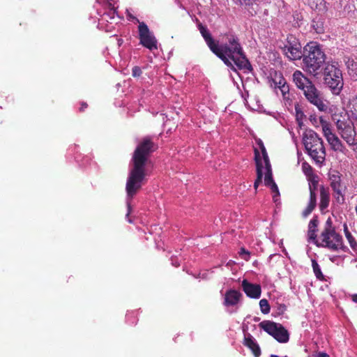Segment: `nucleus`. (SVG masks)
Listing matches in <instances>:
<instances>
[{"instance_id": "393cba45", "label": "nucleus", "mask_w": 357, "mask_h": 357, "mask_svg": "<svg viewBox=\"0 0 357 357\" xmlns=\"http://www.w3.org/2000/svg\"><path fill=\"white\" fill-rule=\"evenodd\" d=\"M320 123L323 134L326 139L331 138V136L335 135V134L332 132L331 126L326 121L320 118Z\"/></svg>"}, {"instance_id": "a19ab883", "label": "nucleus", "mask_w": 357, "mask_h": 357, "mask_svg": "<svg viewBox=\"0 0 357 357\" xmlns=\"http://www.w3.org/2000/svg\"><path fill=\"white\" fill-rule=\"evenodd\" d=\"M172 264L174 265L175 266H178L179 264H176V262H172Z\"/></svg>"}, {"instance_id": "aec40b11", "label": "nucleus", "mask_w": 357, "mask_h": 357, "mask_svg": "<svg viewBox=\"0 0 357 357\" xmlns=\"http://www.w3.org/2000/svg\"><path fill=\"white\" fill-rule=\"evenodd\" d=\"M330 197L328 190L325 189L324 186L320 188V204L319 207L321 211H324L329 204Z\"/></svg>"}, {"instance_id": "e433bc0d", "label": "nucleus", "mask_w": 357, "mask_h": 357, "mask_svg": "<svg viewBox=\"0 0 357 357\" xmlns=\"http://www.w3.org/2000/svg\"><path fill=\"white\" fill-rule=\"evenodd\" d=\"M282 84H286L284 78L280 77L278 82H275V87L278 88V86H282Z\"/></svg>"}, {"instance_id": "39448f33", "label": "nucleus", "mask_w": 357, "mask_h": 357, "mask_svg": "<svg viewBox=\"0 0 357 357\" xmlns=\"http://www.w3.org/2000/svg\"><path fill=\"white\" fill-rule=\"evenodd\" d=\"M307 54L303 56V69L310 75H318L325 63L326 55L317 43H310L305 47Z\"/></svg>"}, {"instance_id": "423d86ee", "label": "nucleus", "mask_w": 357, "mask_h": 357, "mask_svg": "<svg viewBox=\"0 0 357 357\" xmlns=\"http://www.w3.org/2000/svg\"><path fill=\"white\" fill-rule=\"evenodd\" d=\"M303 142L311 158L317 164H322L326 158V150L321 138L313 130L303 133Z\"/></svg>"}, {"instance_id": "cd10ccee", "label": "nucleus", "mask_w": 357, "mask_h": 357, "mask_svg": "<svg viewBox=\"0 0 357 357\" xmlns=\"http://www.w3.org/2000/svg\"><path fill=\"white\" fill-rule=\"evenodd\" d=\"M108 5V8L110 9V13L108 14H104L103 17L107 20V16L111 15L110 18H114L115 15L114 6L113 4L114 0H102Z\"/></svg>"}, {"instance_id": "2f4dec72", "label": "nucleus", "mask_w": 357, "mask_h": 357, "mask_svg": "<svg viewBox=\"0 0 357 357\" xmlns=\"http://www.w3.org/2000/svg\"><path fill=\"white\" fill-rule=\"evenodd\" d=\"M239 255L241 257L246 261L250 259V252L246 250L245 248H241L239 252Z\"/></svg>"}, {"instance_id": "ddd939ff", "label": "nucleus", "mask_w": 357, "mask_h": 357, "mask_svg": "<svg viewBox=\"0 0 357 357\" xmlns=\"http://www.w3.org/2000/svg\"><path fill=\"white\" fill-rule=\"evenodd\" d=\"M301 45L294 36L287 37V44L284 45L283 52L290 60L300 59L302 56Z\"/></svg>"}, {"instance_id": "f3484780", "label": "nucleus", "mask_w": 357, "mask_h": 357, "mask_svg": "<svg viewBox=\"0 0 357 357\" xmlns=\"http://www.w3.org/2000/svg\"><path fill=\"white\" fill-rule=\"evenodd\" d=\"M244 345L251 349L255 357H259L260 356L261 349L255 339L250 333L245 335Z\"/></svg>"}, {"instance_id": "f257e3e1", "label": "nucleus", "mask_w": 357, "mask_h": 357, "mask_svg": "<svg viewBox=\"0 0 357 357\" xmlns=\"http://www.w3.org/2000/svg\"><path fill=\"white\" fill-rule=\"evenodd\" d=\"M153 144L148 138L144 140L137 146L134 152L132 164L128 174L126 185V218L130 223L132 220L128 218L132 208L131 200L137 192L141 189L146 176V165L148 162L149 155L153 151Z\"/></svg>"}, {"instance_id": "6e6552de", "label": "nucleus", "mask_w": 357, "mask_h": 357, "mask_svg": "<svg viewBox=\"0 0 357 357\" xmlns=\"http://www.w3.org/2000/svg\"><path fill=\"white\" fill-rule=\"evenodd\" d=\"M319 240L320 242L317 241V245L327 248L333 251H336L342 247V236L335 231L330 218L326 222L324 229L319 236Z\"/></svg>"}, {"instance_id": "f8f14e48", "label": "nucleus", "mask_w": 357, "mask_h": 357, "mask_svg": "<svg viewBox=\"0 0 357 357\" xmlns=\"http://www.w3.org/2000/svg\"><path fill=\"white\" fill-rule=\"evenodd\" d=\"M331 186L333 190V196L336 202L343 204L344 202V193L346 187L341 183L340 176L338 172H333L329 174Z\"/></svg>"}, {"instance_id": "9b49d317", "label": "nucleus", "mask_w": 357, "mask_h": 357, "mask_svg": "<svg viewBox=\"0 0 357 357\" xmlns=\"http://www.w3.org/2000/svg\"><path fill=\"white\" fill-rule=\"evenodd\" d=\"M138 29L140 44L150 50H156L158 48L157 40L148 26L142 22L138 26Z\"/></svg>"}, {"instance_id": "4be33fe9", "label": "nucleus", "mask_w": 357, "mask_h": 357, "mask_svg": "<svg viewBox=\"0 0 357 357\" xmlns=\"http://www.w3.org/2000/svg\"><path fill=\"white\" fill-rule=\"evenodd\" d=\"M328 144L331 145L332 149L336 151L342 152L344 149V147L340 141V139L335 135L334 136H331V138L327 139Z\"/></svg>"}, {"instance_id": "4468645a", "label": "nucleus", "mask_w": 357, "mask_h": 357, "mask_svg": "<svg viewBox=\"0 0 357 357\" xmlns=\"http://www.w3.org/2000/svg\"><path fill=\"white\" fill-rule=\"evenodd\" d=\"M309 190H310V200L306 208L303 212V217L309 215L317 204V191L318 188V177L316 176H311L307 178Z\"/></svg>"}, {"instance_id": "c85d7f7f", "label": "nucleus", "mask_w": 357, "mask_h": 357, "mask_svg": "<svg viewBox=\"0 0 357 357\" xmlns=\"http://www.w3.org/2000/svg\"><path fill=\"white\" fill-rule=\"evenodd\" d=\"M259 306L263 314H268L270 312V306L266 299H261L259 301Z\"/></svg>"}, {"instance_id": "f03ea898", "label": "nucleus", "mask_w": 357, "mask_h": 357, "mask_svg": "<svg viewBox=\"0 0 357 357\" xmlns=\"http://www.w3.org/2000/svg\"><path fill=\"white\" fill-rule=\"evenodd\" d=\"M213 52L232 69L236 70L234 65L238 69L248 70L251 67L238 38L234 36L229 37L227 43L224 45H217Z\"/></svg>"}, {"instance_id": "72a5a7b5", "label": "nucleus", "mask_w": 357, "mask_h": 357, "mask_svg": "<svg viewBox=\"0 0 357 357\" xmlns=\"http://www.w3.org/2000/svg\"><path fill=\"white\" fill-rule=\"evenodd\" d=\"M278 89L280 90L284 97L287 93H289V86L287 84H282V86H278Z\"/></svg>"}, {"instance_id": "6ab92c4d", "label": "nucleus", "mask_w": 357, "mask_h": 357, "mask_svg": "<svg viewBox=\"0 0 357 357\" xmlns=\"http://www.w3.org/2000/svg\"><path fill=\"white\" fill-rule=\"evenodd\" d=\"M199 31H200L202 36L204 38L207 45L208 46L210 50L213 52V50L215 49V47H216V45L218 44L215 43V42L213 39L210 32L206 27H204L203 26H200Z\"/></svg>"}, {"instance_id": "37998d69", "label": "nucleus", "mask_w": 357, "mask_h": 357, "mask_svg": "<svg viewBox=\"0 0 357 357\" xmlns=\"http://www.w3.org/2000/svg\"><path fill=\"white\" fill-rule=\"evenodd\" d=\"M121 43V40H119V45H120Z\"/></svg>"}, {"instance_id": "412c9836", "label": "nucleus", "mask_w": 357, "mask_h": 357, "mask_svg": "<svg viewBox=\"0 0 357 357\" xmlns=\"http://www.w3.org/2000/svg\"><path fill=\"white\" fill-rule=\"evenodd\" d=\"M308 4L312 9L319 13H325L327 10L326 3L324 0H308Z\"/></svg>"}, {"instance_id": "ea45409f", "label": "nucleus", "mask_w": 357, "mask_h": 357, "mask_svg": "<svg viewBox=\"0 0 357 357\" xmlns=\"http://www.w3.org/2000/svg\"><path fill=\"white\" fill-rule=\"evenodd\" d=\"M86 107V104H82V107L80 108V110H81V111H82V110H83V109H84V107Z\"/></svg>"}, {"instance_id": "7c9ffc66", "label": "nucleus", "mask_w": 357, "mask_h": 357, "mask_svg": "<svg viewBox=\"0 0 357 357\" xmlns=\"http://www.w3.org/2000/svg\"><path fill=\"white\" fill-rule=\"evenodd\" d=\"M302 169L307 178L311 177V176H314L312 173V167L307 162H303L302 164Z\"/></svg>"}, {"instance_id": "20e7f679", "label": "nucleus", "mask_w": 357, "mask_h": 357, "mask_svg": "<svg viewBox=\"0 0 357 357\" xmlns=\"http://www.w3.org/2000/svg\"><path fill=\"white\" fill-rule=\"evenodd\" d=\"M293 81L297 88L303 91L304 96L310 103L314 105L320 112L328 110V104L322 93L301 71L297 70L294 73Z\"/></svg>"}, {"instance_id": "4c0bfd02", "label": "nucleus", "mask_w": 357, "mask_h": 357, "mask_svg": "<svg viewBox=\"0 0 357 357\" xmlns=\"http://www.w3.org/2000/svg\"><path fill=\"white\" fill-rule=\"evenodd\" d=\"M317 357H328L326 353H319Z\"/></svg>"}, {"instance_id": "a878e982", "label": "nucleus", "mask_w": 357, "mask_h": 357, "mask_svg": "<svg viewBox=\"0 0 357 357\" xmlns=\"http://www.w3.org/2000/svg\"><path fill=\"white\" fill-rule=\"evenodd\" d=\"M296 119L300 128L302 127L303 120L305 117L301 107L299 105H295Z\"/></svg>"}, {"instance_id": "c756f323", "label": "nucleus", "mask_w": 357, "mask_h": 357, "mask_svg": "<svg viewBox=\"0 0 357 357\" xmlns=\"http://www.w3.org/2000/svg\"><path fill=\"white\" fill-rule=\"evenodd\" d=\"M349 107L352 115L357 120V96L351 100Z\"/></svg>"}, {"instance_id": "9d476101", "label": "nucleus", "mask_w": 357, "mask_h": 357, "mask_svg": "<svg viewBox=\"0 0 357 357\" xmlns=\"http://www.w3.org/2000/svg\"><path fill=\"white\" fill-rule=\"evenodd\" d=\"M259 326L279 342L286 343L289 341V333L282 324L271 321H263Z\"/></svg>"}, {"instance_id": "1a4fd4ad", "label": "nucleus", "mask_w": 357, "mask_h": 357, "mask_svg": "<svg viewBox=\"0 0 357 357\" xmlns=\"http://www.w3.org/2000/svg\"><path fill=\"white\" fill-rule=\"evenodd\" d=\"M333 120L335 123L337 130L341 137L349 145L355 144L356 130L354 123L349 119L348 114H334Z\"/></svg>"}, {"instance_id": "f704fd0d", "label": "nucleus", "mask_w": 357, "mask_h": 357, "mask_svg": "<svg viewBox=\"0 0 357 357\" xmlns=\"http://www.w3.org/2000/svg\"><path fill=\"white\" fill-rule=\"evenodd\" d=\"M142 74V70L139 67L135 66L132 68V76L133 77H139Z\"/></svg>"}, {"instance_id": "79ce46f5", "label": "nucleus", "mask_w": 357, "mask_h": 357, "mask_svg": "<svg viewBox=\"0 0 357 357\" xmlns=\"http://www.w3.org/2000/svg\"><path fill=\"white\" fill-rule=\"evenodd\" d=\"M172 264L174 265L175 266H178L179 264H176V262H172Z\"/></svg>"}, {"instance_id": "2eb2a0df", "label": "nucleus", "mask_w": 357, "mask_h": 357, "mask_svg": "<svg viewBox=\"0 0 357 357\" xmlns=\"http://www.w3.org/2000/svg\"><path fill=\"white\" fill-rule=\"evenodd\" d=\"M241 286L248 297L252 298H259L260 297L261 289L259 284H252L246 280H243Z\"/></svg>"}, {"instance_id": "a211bd4d", "label": "nucleus", "mask_w": 357, "mask_h": 357, "mask_svg": "<svg viewBox=\"0 0 357 357\" xmlns=\"http://www.w3.org/2000/svg\"><path fill=\"white\" fill-rule=\"evenodd\" d=\"M318 220L317 217H314L309 222L308 225V231H307V237L309 241H312L314 243H317V234L316 232L317 231L318 227Z\"/></svg>"}, {"instance_id": "b1692460", "label": "nucleus", "mask_w": 357, "mask_h": 357, "mask_svg": "<svg viewBox=\"0 0 357 357\" xmlns=\"http://www.w3.org/2000/svg\"><path fill=\"white\" fill-rule=\"evenodd\" d=\"M320 123L323 134L326 139L331 138V136L335 135V134L332 132L331 126L326 121L320 118Z\"/></svg>"}, {"instance_id": "5701e85b", "label": "nucleus", "mask_w": 357, "mask_h": 357, "mask_svg": "<svg viewBox=\"0 0 357 357\" xmlns=\"http://www.w3.org/2000/svg\"><path fill=\"white\" fill-rule=\"evenodd\" d=\"M346 64L350 77L354 80H357V63L353 59H349Z\"/></svg>"}, {"instance_id": "58836bf2", "label": "nucleus", "mask_w": 357, "mask_h": 357, "mask_svg": "<svg viewBox=\"0 0 357 357\" xmlns=\"http://www.w3.org/2000/svg\"><path fill=\"white\" fill-rule=\"evenodd\" d=\"M352 301L357 303V294L352 295Z\"/></svg>"}, {"instance_id": "c9c22d12", "label": "nucleus", "mask_w": 357, "mask_h": 357, "mask_svg": "<svg viewBox=\"0 0 357 357\" xmlns=\"http://www.w3.org/2000/svg\"><path fill=\"white\" fill-rule=\"evenodd\" d=\"M127 17H128V20H130L135 21V22H137L139 24L140 23L139 20L137 17H135V16H133L128 10H127Z\"/></svg>"}, {"instance_id": "0eeeda50", "label": "nucleus", "mask_w": 357, "mask_h": 357, "mask_svg": "<svg viewBox=\"0 0 357 357\" xmlns=\"http://www.w3.org/2000/svg\"><path fill=\"white\" fill-rule=\"evenodd\" d=\"M324 83L328 86L333 94L338 95L343 88L342 73L337 63H327L324 70Z\"/></svg>"}, {"instance_id": "bb28decb", "label": "nucleus", "mask_w": 357, "mask_h": 357, "mask_svg": "<svg viewBox=\"0 0 357 357\" xmlns=\"http://www.w3.org/2000/svg\"><path fill=\"white\" fill-rule=\"evenodd\" d=\"M312 266L313 271H314L316 277L320 280L323 279L324 275L321 273V268L316 260H314V259L312 260Z\"/></svg>"}, {"instance_id": "473e14b6", "label": "nucleus", "mask_w": 357, "mask_h": 357, "mask_svg": "<svg viewBox=\"0 0 357 357\" xmlns=\"http://www.w3.org/2000/svg\"><path fill=\"white\" fill-rule=\"evenodd\" d=\"M236 3L239 5L250 6L252 5L255 0H234Z\"/></svg>"}, {"instance_id": "dca6fc26", "label": "nucleus", "mask_w": 357, "mask_h": 357, "mask_svg": "<svg viewBox=\"0 0 357 357\" xmlns=\"http://www.w3.org/2000/svg\"><path fill=\"white\" fill-rule=\"evenodd\" d=\"M241 297V294L238 291L230 289L225 296L224 305L226 306H234L238 304Z\"/></svg>"}, {"instance_id": "7ed1b4c3", "label": "nucleus", "mask_w": 357, "mask_h": 357, "mask_svg": "<svg viewBox=\"0 0 357 357\" xmlns=\"http://www.w3.org/2000/svg\"><path fill=\"white\" fill-rule=\"evenodd\" d=\"M258 145L261 150V153L255 149V159L257 166V179L254 183V188L257 189L259 185L262 181L264 176L265 185L270 188L273 195V200L275 203L279 200L280 192L276 183L274 182L272 176L271 166L268 160V154L266 151L265 146L261 140L258 141Z\"/></svg>"}]
</instances>
